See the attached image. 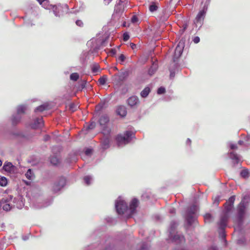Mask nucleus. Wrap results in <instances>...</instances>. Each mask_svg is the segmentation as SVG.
<instances>
[{
  "mask_svg": "<svg viewBox=\"0 0 250 250\" xmlns=\"http://www.w3.org/2000/svg\"><path fill=\"white\" fill-rule=\"evenodd\" d=\"M21 119V116L18 114V112L16 115H14L12 117V122L13 125H16L20 122Z\"/></svg>",
  "mask_w": 250,
  "mask_h": 250,
  "instance_id": "obj_22",
  "label": "nucleus"
},
{
  "mask_svg": "<svg viewBox=\"0 0 250 250\" xmlns=\"http://www.w3.org/2000/svg\"><path fill=\"white\" fill-rule=\"evenodd\" d=\"M193 42L195 43H197L200 42V38L198 37H196L193 39Z\"/></svg>",
  "mask_w": 250,
  "mask_h": 250,
  "instance_id": "obj_49",
  "label": "nucleus"
},
{
  "mask_svg": "<svg viewBox=\"0 0 250 250\" xmlns=\"http://www.w3.org/2000/svg\"><path fill=\"white\" fill-rule=\"evenodd\" d=\"M133 133L130 131H126L124 135L120 134L117 136L116 141L118 146L126 145L131 141Z\"/></svg>",
  "mask_w": 250,
  "mask_h": 250,
  "instance_id": "obj_6",
  "label": "nucleus"
},
{
  "mask_svg": "<svg viewBox=\"0 0 250 250\" xmlns=\"http://www.w3.org/2000/svg\"><path fill=\"white\" fill-rule=\"evenodd\" d=\"M26 177L29 180H33L34 178V174L32 173L31 169H28L26 173H25Z\"/></svg>",
  "mask_w": 250,
  "mask_h": 250,
  "instance_id": "obj_28",
  "label": "nucleus"
},
{
  "mask_svg": "<svg viewBox=\"0 0 250 250\" xmlns=\"http://www.w3.org/2000/svg\"><path fill=\"white\" fill-rule=\"evenodd\" d=\"M184 43L183 41L181 40L177 44L175 49V52L173 57V60L174 62H175L181 56L184 48Z\"/></svg>",
  "mask_w": 250,
  "mask_h": 250,
  "instance_id": "obj_9",
  "label": "nucleus"
},
{
  "mask_svg": "<svg viewBox=\"0 0 250 250\" xmlns=\"http://www.w3.org/2000/svg\"><path fill=\"white\" fill-rule=\"evenodd\" d=\"M102 129V133L104 135V137H110V134L111 129L106 126H104Z\"/></svg>",
  "mask_w": 250,
  "mask_h": 250,
  "instance_id": "obj_20",
  "label": "nucleus"
},
{
  "mask_svg": "<svg viewBox=\"0 0 250 250\" xmlns=\"http://www.w3.org/2000/svg\"><path fill=\"white\" fill-rule=\"evenodd\" d=\"M99 69V66L97 64L94 65L92 67V71L93 72H97Z\"/></svg>",
  "mask_w": 250,
  "mask_h": 250,
  "instance_id": "obj_42",
  "label": "nucleus"
},
{
  "mask_svg": "<svg viewBox=\"0 0 250 250\" xmlns=\"http://www.w3.org/2000/svg\"><path fill=\"white\" fill-rule=\"evenodd\" d=\"M150 92V89L148 87H145L141 92V96L142 98H146Z\"/></svg>",
  "mask_w": 250,
  "mask_h": 250,
  "instance_id": "obj_23",
  "label": "nucleus"
},
{
  "mask_svg": "<svg viewBox=\"0 0 250 250\" xmlns=\"http://www.w3.org/2000/svg\"><path fill=\"white\" fill-rule=\"evenodd\" d=\"M175 212V210L174 208L171 209L170 210V212L171 213H174Z\"/></svg>",
  "mask_w": 250,
  "mask_h": 250,
  "instance_id": "obj_56",
  "label": "nucleus"
},
{
  "mask_svg": "<svg viewBox=\"0 0 250 250\" xmlns=\"http://www.w3.org/2000/svg\"><path fill=\"white\" fill-rule=\"evenodd\" d=\"M79 75L77 73H73L70 75V78L71 80L76 81L78 80Z\"/></svg>",
  "mask_w": 250,
  "mask_h": 250,
  "instance_id": "obj_33",
  "label": "nucleus"
},
{
  "mask_svg": "<svg viewBox=\"0 0 250 250\" xmlns=\"http://www.w3.org/2000/svg\"><path fill=\"white\" fill-rule=\"evenodd\" d=\"M45 9H52L55 16L60 17L64 12H67L68 8L66 4L53 5L49 3L48 0H37Z\"/></svg>",
  "mask_w": 250,
  "mask_h": 250,
  "instance_id": "obj_2",
  "label": "nucleus"
},
{
  "mask_svg": "<svg viewBox=\"0 0 250 250\" xmlns=\"http://www.w3.org/2000/svg\"><path fill=\"white\" fill-rule=\"evenodd\" d=\"M243 142L242 141L240 140V141H238V144H239L240 145H242V144H243Z\"/></svg>",
  "mask_w": 250,
  "mask_h": 250,
  "instance_id": "obj_60",
  "label": "nucleus"
},
{
  "mask_svg": "<svg viewBox=\"0 0 250 250\" xmlns=\"http://www.w3.org/2000/svg\"><path fill=\"white\" fill-rule=\"evenodd\" d=\"M85 82L84 81L81 84L82 87L83 88L85 86Z\"/></svg>",
  "mask_w": 250,
  "mask_h": 250,
  "instance_id": "obj_55",
  "label": "nucleus"
},
{
  "mask_svg": "<svg viewBox=\"0 0 250 250\" xmlns=\"http://www.w3.org/2000/svg\"><path fill=\"white\" fill-rule=\"evenodd\" d=\"M139 201L136 198L133 199L129 205V208L125 201L121 197H119L115 202V208L119 214H125L129 218L136 212V208L138 206Z\"/></svg>",
  "mask_w": 250,
  "mask_h": 250,
  "instance_id": "obj_1",
  "label": "nucleus"
},
{
  "mask_svg": "<svg viewBox=\"0 0 250 250\" xmlns=\"http://www.w3.org/2000/svg\"><path fill=\"white\" fill-rule=\"evenodd\" d=\"M245 243V239L243 237H242L241 238L237 240V243L239 245L244 244Z\"/></svg>",
  "mask_w": 250,
  "mask_h": 250,
  "instance_id": "obj_39",
  "label": "nucleus"
},
{
  "mask_svg": "<svg viewBox=\"0 0 250 250\" xmlns=\"http://www.w3.org/2000/svg\"><path fill=\"white\" fill-rule=\"evenodd\" d=\"M69 108L71 109V110L73 112L76 110L77 108V106L74 104H72L70 105Z\"/></svg>",
  "mask_w": 250,
  "mask_h": 250,
  "instance_id": "obj_43",
  "label": "nucleus"
},
{
  "mask_svg": "<svg viewBox=\"0 0 250 250\" xmlns=\"http://www.w3.org/2000/svg\"><path fill=\"white\" fill-rule=\"evenodd\" d=\"M101 107H102V106H101L100 104H99L96 106V109L97 110H99Z\"/></svg>",
  "mask_w": 250,
  "mask_h": 250,
  "instance_id": "obj_54",
  "label": "nucleus"
},
{
  "mask_svg": "<svg viewBox=\"0 0 250 250\" xmlns=\"http://www.w3.org/2000/svg\"><path fill=\"white\" fill-rule=\"evenodd\" d=\"M248 203V198L244 197L238 207L237 219L239 224L241 223L245 215Z\"/></svg>",
  "mask_w": 250,
  "mask_h": 250,
  "instance_id": "obj_5",
  "label": "nucleus"
},
{
  "mask_svg": "<svg viewBox=\"0 0 250 250\" xmlns=\"http://www.w3.org/2000/svg\"><path fill=\"white\" fill-rule=\"evenodd\" d=\"M129 39V36L127 33H125L123 34V40L124 41L126 42L128 41Z\"/></svg>",
  "mask_w": 250,
  "mask_h": 250,
  "instance_id": "obj_40",
  "label": "nucleus"
},
{
  "mask_svg": "<svg viewBox=\"0 0 250 250\" xmlns=\"http://www.w3.org/2000/svg\"><path fill=\"white\" fill-rule=\"evenodd\" d=\"M158 6L156 5V3L152 2L149 6V9L150 11L151 12L156 11L158 9Z\"/></svg>",
  "mask_w": 250,
  "mask_h": 250,
  "instance_id": "obj_32",
  "label": "nucleus"
},
{
  "mask_svg": "<svg viewBox=\"0 0 250 250\" xmlns=\"http://www.w3.org/2000/svg\"><path fill=\"white\" fill-rule=\"evenodd\" d=\"M83 180L86 185H89L91 184V182L92 181V178L90 176H85L84 177Z\"/></svg>",
  "mask_w": 250,
  "mask_h": 250,
  "instance_id": "obj_29",
  "label": "nucleus"
},
{
  "mask_svg": "<svg viewBox=\"0 0 250 250\" xmlns=\"http://www.w3.org/2000/svg\"><path fill=\"white\" fill-rule=\"evenodd\" d=\"M225 210L221 215L220 221L218 223V230L219 234H225V228L227 226L228 219L229 216V213L233 208V206L229 205L226 203L225 205Z\"/></svg>",
  "mask_w": 250,
  "mask_h": 250,
  "instance_id": "obj_3",
  "label": "nucleus"
},
{
  "mask_svg": "<svg viewBox=\"0 0 250 250\" xmlns=\"http://www.w3.org/2000/svg\"><path fill=\"white\" fill-rule=\"evenodd\" d=\"M49 108V104L47 103H45L44 104H43L37 107L35 109V112H41L44 110H47Z\"/></svg>",
  "mask_w": 250,
  "mask_h": 250,
  "instance_id": "obj_18",
  "label": "nucleus"
},
{
  "mask_svg": "<svg viewBox=\"0 0 250 250\" xmlns=\"http://www.w3.org/2000/svg\"><path fill=\"white\" fill-rule=\"evenodd\" d=\"M204 220L206 223H210L213 220V217L210 213H206L204 215Z\"/></svg>",
  "mask_w": 250,
  "mask_h": 250,
  "instance_id": "obj_24",
  "label": "nucleus"
},
{
  "mask_svg": "<svg viewBox=\"0 0 250 250\" xmlns=\"http://www.w3.org/2000/svg\"><path fill=\"white\" fill-rule=\"evenodd\" d=\"M198 210V207L195 205H193L187 210L185 214V219L189 226L196 225V212Z\"/></svg>",
  "mask_w": 250,
  "mask_h": 250,
  "instance_id": "obj_4",
  "label": "nucleus"
},
{
  "mask_svg": "<svg viewBox=\"0 0 250 250\" xmlns=\"http://www.w3.org/2000/svg\"><path fill=\"white\" fill-rule=\"evenodd\" d=\"M7 185V179L5 177H0V186L5 187Z\"/></svg>",
  "mask_w": 250,
  "mask_h": 250,
  "instance_id": "obj_31",
  "label": "nucleus"
},
{
  "mask_svg": "<svg viewBox=\"0 0 250 250\" xmlns=\"http://www.w3.org/2000/svg\"><path fill=\"white\" fill-rule=\"evenodd\" d=\"M127 104L131 107H134L139 104V100L136 96H132L127 100Z\"/></svg>",
  "mask_w": 250,
  "mask_h": 250,
  "instance_id": "obj_11",
  "label": "nucleus"
},
{
  "mask_svg": "<svg viewBox=\"0 0 250 250\" xmlns=\"http://www.w3.org/2000/svg\"><path fill=\"white\" fill-rule=\"evenodd\" d=\"M26 107L25 105H19L17 107V112L18 114H24L25 110H26Z\"/></svg>",
  "mask_w": 250,
  "mask_h": 250,
  "instance_id": "obj_25",
  "label": "nucleus"
},
{
  "mask_svg": "<svg viewBox=\"0 0 250 250\" xmlns=\"http://www.w3.org/2000/svg\"><path fill=\"white\" fill-rule=\"evenodd\" d=\"M229 147L230 149H236L237 148V146L236 144H232L231 143H230L229 144Z\"/></svg>",
  "mask_w": 250,
  "mask_h": 250,
  "instance_id": "obj_45",
  "label": "nucleus"
},
{
  "mask_svg": "<svg viewBox=\"0 0 250 250\" xmlns=\"http://www.w3.org/2000/svg\"><path fill=\"white\" fill-rule=\"evenodd\" d=\"M43 121L42 118H36L34 123L31 125V127L32 128L36 129L39 128L43 126Z\"/></svg>",
  "mask_w": 250,
  "mask_h": 250,
  "instance_id": "obj_12",
  "label": "nucleus"
},
{
  "mask_svg": "<svg viewBox=\"0 0 250 250\" xmlns=\"http://www.w3.org/2000/svg\"><path fill=\"white\" fill-rule=\"evenodd\" d=\"M172 241L176 243V244L180 243L182 241L185 242V239L184 235H173Z\"/></svg>",
  "mask_w": 250,
  "mask_h": 250,
  "instance_id": "obj_19",
  "label": "nucleus"
},
{
  "mask_svg": "<svg viewBox=\"0 0 250 250\" xmlns=\"http://www.w3.org/2000/svg\"><path fill=\"white\" fill-rule=\"evenodd\" d=\"M15 168L16 167L10 162L5 163L3 166V169L9 173L14 172Z\"/></svg>",
  "mask_w": 250,
  "mask_h": 250,
  "instance_id": "obj_13",
  "label": "nucleus"
},
{
  "mask_svg": "<svg viewBox=\"0 0 250 250\" xmlns=\"http://www.w3.org/2000/svg\"><path fill=\"white\" fill-rule=\"evenodd\" d=\"M50 162L54 165H57L59 163V159L56 155L50 158Z\"/></svg>",
  "mask_w": 250,
  "mask_h": 250,
  "instance_id": "obj_27",
  "label": "nucleus"
},
{
  "mask_svg": "<svg viewBox=\"0 0 250 250\" xmlns=\"http://www.w3.org/2000/svg\"><path fill=\"white\" fill-rule=\"evenodd\" d=\"M219 201V198H217V199H215V200L214 201V204L217 205L218 204Z\"/></svg>",
  "mask_w": 250,
  "mask_h": 250,
  "instance_id": "obj_52",
  "label": "nucleus"
},
{
  "mask_svg": "<svg viewBox=\"0 0 250 250\" xmlns=\"http://www.w3.org/2000/svg\"><path fill=\"white\" fill-rule=\"evenodd\" d=\"M140 250H149V245L148 244L146 243H142L139 244Z\"/></svg>",
  "mask_w": 250,
  "mask_h": 250,
  "instance_id": "obj_30",
  "label": "nucleus"
},
{
  "mask_svg": "<svg viewBox=\"0 0 250 250\" xmlns=\"http://www.w3.org/2000/svg\"><path fill=\"white\" fill-rule=\"evenodd\" d=\"M95 126V123H92L90 125L87 126V129H92L94 128Z\"/></svg>",
  "mask_w": 250,
  "mask_h": 250,
  "instance_id": "obj_47",
  "label": "nucleus"
},
{
  "mask_svg": "<svg viewBox=\"0 0 250 250\" xmlns=\"http://www.w3.org/2000/svg\"><path fill=\"white\" fill-rule=\"evenodd\" d=\"M166 91L165 88L163 87H160L157 90V93L158 94H164Z\"/></svg>",
  "mask_w": 250,
  "mask_h": 250,
  "instance_id": "obj_38",
  "label": "nucleus"
},
{
  "mask_svg": "<svg viewBox=\"0 0 250 250\" xmlns=\"http://www.w3.org/2000/svg\"><path fill=\"white\" fill-rule=\"evenodd\" d=\"M92 150L90 148H87L85 151V154L87 156L91 155L92 153Z\"/></svg>",
  "mask_w": 250,
  "mask_h": 250,
  "instance_id": "obj_44",
  "label": "nucleus"
},
{
  "mask_svg": "<svg viewBox=\"0 0 250 250\" xmlns=\"http://www.w3.org/2000/svg\"><path fill=\"white\" fill-rule=\"evenodd\" d=\"M229 157L233 161L234 165L237 164L239 163V156L236 153L233 152H230L229 153Z\"/></svg>",
  "mask_w": 250,
  "mask_h": 250,
  "instance_id": "obj_16",
  "label": "nucleus"
},
{
  "mask_svg": "<svg viewBox=\"0 0 250 250\" xmlns=\"http://www.w3.org/2000/svg\"><path fill=\"white\" fill-rule=\"evenodd\" d=\"M49 136L48 135L45 136L44 138V140L46 141H48L49 140Z\"/></svg>",
  "mask_w": 250,
  "mask_h": 250,
  "instance_id": "obj_53",
  "label": "nucleus"
},
{
  "mask_svg": "<svg viewBox=\"0 0 250 250\" xmlns=\"http://www.w3.org/2000/svg\"><path fill=\"white\" fill-rule=\"evenodd\" d=\"M217 247H212L210 250H217Z\"/></svg>",
  "mask_w": 250,
  "mask_h": 250,
  "instance_id": "obj_58",
  "label": "nucleus"
},
{
  "mask_svg": "<svg viewBox=\"0 0 250 250\" xmlns=\"http://www.w3.org/2000/svg\"><path fill=\"white\" fill-rule=\"evenodd\" d=\"M111 52L112 54L114 55L116 53V51L115 50H114V49H112L111 50Z\"/></svg>",
  "mask_w": 250,
  "mask_h": 250,
  "instance_id": "obj_57",
  "label": "nucleus"
},
{
  "mask_svg": "<svg viewBox=\"0 0 250 250\" xmlns=\"http://www.w3.org/2000/svg\"><path fill=\"white\" fill-rule=\"evenodd\" d=\"M174 74H173V73L171 71V72H170V77L171 78H172V77H174Z\"/></svg>",
  "mask_w": 250,
  "mask_h": 250,
  "instance_id": "obj_59",
  "label": "nucleus"
},
{
  "mask_svg": "<svg viewBox=\"0 0 250 250\" xmlns=\"http://www.w3.org/2000/svg\"><path fill=\"white\" fill-rule=\"evenodd\" d=\"M30 182H25V184L27 185H29L30 184Z\"/></svg>",
  "mask_w": 250,
  "mask_h": 250,
  "instance_id": "obj_63",
  "label": "nucleus"
},
{
  "mask_svg": "<svg viewBox=\"0 0 250 250\" xmlns=\"http://www.w3.org/2000/svg\"><path fill=\"white\" fill-rule=\"evenodd\" d=\"M106 81L107 78L105 76H103L99 79V82L102 85H104Z\"/></svg>",
  "mask_w": 250,
  "mask_h": 250,
  "instance_id": "obj_34",
  "label": "nucleus"
},
{
  "mask_svg": "<svg viewBox=\"0 0 250 250\" xmlns=\"http://www.w3.org/2000/svg\"><path fill=\"white\" fill-rule=\"evenodd\" d=\"M158 68V64L156 62H153L148 70V74L150 75H152L156 71Z\"/></svg>",
  "mask_w": 250,
  "mask_h": 250,
  "instance_id": "obj_21",
  "label": "nucleus"
},
{
  "mask_svg": "<svg viewBox=\"0 0 250 250\" xmlns=\"http://www.w3.org/2000/svg\"><path fill=\"white\" fill-rule=\"evenodd\" d=\"M138 21V18L136 16H133L131 18V22L135 23Z\"/></svg>",
  "mask_w": 250,
  "mask_h": 250,
  "instance_id": "obj_48",
  "label": "nucleus"
},
{
  "mask_svg": "<svg viewBox=\"0 0 250 250\" xmlns=\"http://www.w3.org/2000/svg\"><path fill=\"white\" fill-rule=\"evenodd\" d=\"M177 227V223L175 222H172L170 224L169 229V234H173L175 232V229Z\"/></svg>",
  "mask_w": 250,
  "mask_h": 250,
  "instance_id": "obj_26",
  "label": "nucleus"
},
{
  "mask_svg": "<svg viewBox=\"0 0 250 250\" xmlns=\"http://www.w3.org/2000/svg\"><path fill=\"white\" fill-rule=\"evenodd\" d=\"M16 199L13 198L11 195H8L1 199L2 208L6 211L10 210L15 206V203Z\"/></svg>",
  "mask_w": 250,
  "mask_h": 250,
  "instance_id": "obj_7",
  "label": "nucleus"
},
{
  "mask_svg": "<svg viewBox=\"0 0 250 250\" xmlns=\"http://www.w3.org/2000/svg\"><path fill=\"white\" fill-rule=\"evenodd\" d=\"M125 57L124 55L123 54H121L118 58V61L120 62V63H123L125 60Z\"/></svg>",
  "mask_w": 250,
  "mask_h": 250,
  "instance_id": "obj_37",
  "label": "nucleus"
},
{
  "mask_svg": "<svg viewBox=\"0 0 250 250\" xmlns=\"http://www.w3.org/2000/svg\"><path fill=\"white\" fill-rule=\"evenodd\" d=\"M241 176L243 178H247L249 176V173L247 170L244 169L241 172Z\"/></svg>",
  "mask_w": 250,
  "mask_h": 250,
  "instance_id": "obj_35",
  "label": "nucleus"
},
{
  "mask_svg": "<svg viewBox=\"0 0 250 250\" xmlns=\"http://www.w3.org/2000/svg\"><path fill=\"white\" fill-rule=\"evenodd\" d=\"M112 0H104V3L105 4L107 5Z\"/></svg>",
  "mask_w": 250,
  "mask_h": 250,
  "instance_id": "obj_50",
  "label": "nucleus"
},
{
  "mask_svg": "<svg viewBox=\"0 0 250 250\" xmlns=\"http://www.w3.org/2000/svg\"><path fill=\"white\" fill-rule=\"evenodd\" d=\"M187 143L190 144L191 143V140L189 139H188V140L187 141Z\"/></svg>",
  "mask_w": 250,
  "mask_h": 250,
  "instance_id": "obj_61",
  "label": "nucleus"
},
{
  "mask_svg": "<svg viewBox=\"0 0 250 250\" xmlns=\"http://www.w3.org/2000/svg\"><path fill=\"white\" fill-rule=\"evenodd\" d=\"M66 180L63 177L60 178L55 182L52 187V190L54 192L60 191L65 185Z\"/></svg>",
  "mask_w": 250,
  "mask_h": 250,
  "instance_id": "obj_10",
  "label": "nucleus"
},
{
  "mask_svg": "<svg viewBox=\"0 0 250 250\" xmlns=\"http://www.w3.org/2000/svg\"><path fill=\"white\" fill-rule=\"evenodd\" d=\"M235 196H232L229 198L228 201H227L226 203L229 204V205H231L233 206Z\"/></svg>",
  "mask_w": 250,
  "mask_h": 250,
  "instance_id": "obj_36",
  "label": "nucleus"
},
{
  "mask_svg": "<svg viewBox=\"0 0 250 250\" xmlns=\"http://www.w3.org/2000/svg\"><path fill=\"white\" fill-rule=\"evenodd\" d=\"M208 10V6L204 5L202 8L200 9L194 21V24L196 26L200 28L203 24V21L206 17V15Z\"/></svg>",
  "mask_w": 250,
  "mask_h": 250,
  "instance_id": "obj_8",
  "label": "nucleus"
},
{
  "mask_svg": "<svg viewBox=\"0 0 250 250\" xmlns=\"http://www.w3.org/2000/svg\"><path fill=\"white\" fill-rule=\"evenodd\" d=\"M76 24L77 25L82 27L83 26V22L81 20H77L76 21Z\"/></svg>",
  "mask_w": 250,
  "mask_h": 250,
  "instance_id": "obj_46",
  "label": "nucleus"
},
{
  "mask_svg": "<svg viewBox=\"0 0 250 250\" xmlns=\"http://www.w3.org/2000/svg\"><path fill=\"white\" fill-rule=\"evenodd\" d=\"M226 235H222V238L223 239H226Z\"/></svg>",
  "mask_w": 250,
  "mask_h": 250,
  "instance_id": "obj_62",
  "label": "nucleus"
},
{
  "mask_svg": "<svg viewBox=\"0 0 250 250\" xmlns=\"http://www.w3.org/2000/svg\"><path fill=\"white\" fill-rule=\"evenodd\" d=\"M186 28H187V25H185L184 29L182 30L183 32L184 31V30H185L186 29Z\"/></svg>",
  "mask_w": 250,
  "mask_h": 250,
  "instance_id": "obj_64",
  "label": "nucleus"
},
{
  "mask_svg": "<svg viewBox=\"0 0 250 250\" xmlns=\"http://www.w3.org/2000/svg\"><path fill=\"white\" fill-rule=\"evenodd\" d=\"M108 121L109 118L106 115L102 116L99 119V123L102 127L106 126L105 125Z\"/></svg>",
  "mask_w": 250,
  "mask_h": 250,
  "instance_id": "obj_17",
  "label": "nucleus"
},
{
  "mask_svg": "<svg viewBox=\"0 0 250 250\" xmlns=\"http://www.w3.org/2000/svg\"><path fill=\"white\" fill-rule=\"evenodd\" d=\"M136 44L133 43H130V46L132 49H134L136 47Z\"/></svg>",
  "mask_w": 250,
  "mask_h": 250,
  "instance_id": "obj_51",
  "label": "nucleus"
},
{
  "mask_svg": "<svg viewBox=\"0 0 250 250\" xmlns=\"http://www.w3.org/2000/svg\"><path fill=\"white\" fill-rule=\"evenodd\" d=\"M51 203V201H50L49 203H45L43 205H37V208H43V207H46L48 206H49Z\"/></svg>",
  "mask_w": 250,
  "mask_h": 250,
  "instance_id": "obj_41",
  "label": "nucleus"
},
{
  "mask_svg": "<svg viewBox=\"0 0 250 250\" xmlns=\"http://www.w3.org/2000/svg\"><path fill=\"white\" fill-rule=\"evenodd\" d=\"M117 113L122 117H125L126 115V110L125 106H119L117 109Z\"/></svg>",
  "mask_w": 250,
  "mask_h": 250,
  "instance_id": "obj_15",
  "label": "nucleus"
},
{
  "mask_svg": "<svg viewBox=\"0 0 250 250\" xmlns=\"http://www.w3.org/2000/svg\"><path fill=\"white\" fill-rule=\"evenodd\" d=\"M110 138V137H103L101 142V145L103 149H105L109 147Z\"/></svg>",
  "mask_w": 250,
  "mask_h": 250,
  "instance_id": "obj_14",
  "label": "nucleus"
}]
</instances>
